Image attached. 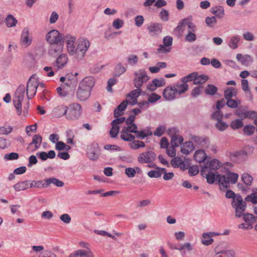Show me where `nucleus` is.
<instances>
[{
    "instance_id": "obj_6",
    "label": "nucleus",
    "mask_w": 257,
    "mask_h": 257,
    "mask_svg": "<svg viewBox=\"0 0 257 257\" xmlns=\"http://www.w3.org/2000/svg\"><path fill=\"white\" fill-rule=\"evenodd\" d=\"M231 205L233 208L235 209L236 217H240L244 214L246 203L243 201L241 195H237L236 198H234L232 200Z\"/></svg>"
},
{
    "instance_id": "obj_39",
    "label": "nucleus",
    "mask_w": 257,
    "mask_h": 257,
    "mask_svg": "<svg viewBox=\"0 0 257 257\" xmlns=\"http://www.w3.org/2000/svg\"><path fill=\"white\" fill-rule=\"evenodd\" d=\"M63 51V45L62 44H54L51 46L49 53L53 55H56Z\"/></svg>"
},
{
    "instance_id": "obj_41",
    "label": "nucleus",
    "mask_w": 257,
    "mask_h": 257,
    "mask_svg": "<svg viewBox=\"0 0 257 257\" xmlns=\"http://www.w3.org/2000/svg\"><path fill=\"white\" fill-rule=\"evenodd\" d=\"M202 243L205 245H209L213 241V239L212 238V234L208 233H204L202 235V238L201 239Z\"/></svg>"
},
{
    "instance_id": "obj_57",
    "label": "nucleus",
    "mask_w": 257,
    "mask_h": 257,
    "mask_svg": "<svg viewBox=\"0 0 257 257\" xmlns=\"http://www.w3.org/2000/svg\"><path fill=\"white\" fill-rule=\"evenodd\" d=\"M124 25V21L120 19H115L112 24V27L115 29H119L121 28Z\"/></svg>"
},
{
    "instance_id": "obj_50",
    "label": "nucleus",
    "mask_w": 257,
    "mask_h": 257,
    "mask_svg": "<svg viewBox=\"0 0 257 257\" xmlns=\"http://www.w3.org/2000/svg\"><path fill=\"white\" fill-rule=\"evenodd\" d=\"M138 57L136 55H130L127 58L128 64L131 66H135L138 62Z\"/></svg>"
},
{
    "instance_id": "obj_55",
    "label": "nucleus",
    "mask_w": 257,
    "mask_h": 257,
    "mask_svg": "<svg viewBox=\"0 0 257 257\" xmlns=\"http://www.w3.org/2000/svg\"><path fill=\"white\" fill-rule=\"evenodd\" d=\"M243 131L245 135L250 136L254 133L255 127L252 125H246L244 126Z\"/></svg>"
},
{
    "instance_id": "obj_31",
    "label": "nucleus",
    "mask_w": 257,
    "mask_h": 257,
    "mask_svg": "<svg viewBox=\"0 0 257 257\" xmlns=\"http://www.w3.org/2000/svg\"><path fill=\"white\" fill-rule=\"evenodd\" d=\"M18 21L11 14H9L7 16L5 20V23L8 28H12L16 26Z\"/></svg>"
},
{
    "instance_id": "obj_29",
    "label": "nucleus",
    "mask_w": 257,
    "mask_h": 257,
    "mask_svg": "<svg viewBox=\"0 0 257 257\" xmlns=\"http://www.w3.org/2000/svg\"><path fill=\"white\" fill-rule=\"evenodd\" d=\"M46 179L43 180L29 181V188H47Z\"/></svg>"
},
{
    "instance_id": "obj_20",
    "label": "nucleus",
    "mask_w": 257,
    "mask_h": 257,
    "mask_svg": "<svg viewBox=\"0 0 257 257\" xmlns=\"http://www.w3.org/2000/svg\"><path fill=\"white\" fill-rule=\"evenodd\" d=\"M69 257H94V255L90 250L78 249L71 253Z\"/></svg>"
},
{
    "instance_id": "obj_28",
    "label": "nucleus",
    "mask_w": 257,
    "mask_h": 257,
    "mask_svg": "<svg viewBox=\"0 0 257 257\" xmlns=\"http://www.w3.org/2000/svg\"><path fill=\"white\" fill-rule=\"evenodd\" d=\"M39 158L43 161H45L48 159H53L55 157L56 153L53 150H51L47 153L45 152H42L37 153Z\"/></svg>"
},
{
    "instance_id": "obj_9",
    "label": "nucleus",
    "mask_w": 257,
    "mask_h": 257,
    "mask_svg": "<svg viewBox=\"0 0 257 257\" xmlns=\"http://www.w3.org/2000/svg\"><path fill=\"white\" fill-rule=\"evenodd\" d=\"M208 168L207 166H204L201 169V175L205 177L207 182L209 184H213L215 180L219 182V178L218 176H221L220 175L217 173L216 172H212L208 171Z\"/></svg>"
},
{
    "instance_id": "obj_59",
    "label": "nucleus",
    "mask_w": 257,
    "mask_h": 257,
    "mask_svg": "<svg viewBox=\"0 0 257 257\" xmlns=\"http://www.w3.org/2000/svg\"><path fill=\"white\" fill-rule=\"evenodd\" d=\"M166 130V128L164 125H160L158 126L155 132L154 133V135L157 137H161L163 135Z\"/></svg>"
},
{
    "instance_id": "obj_35",
    "label": "nucleus",
    "mask_w": 257,
    "mask_h": 257,
    "mask_svg": "<svg viewBox=\"0 0 257 257\" xmlns=\"http://www.w3.org/2000/svg\"><path fill=\"white\" fill-rule=\"evenodd\" d=\"M235 114L239 116L243 117L244 118L252 119L257 117V111L254 110L245 111L241 114L236 112Z\"/></svg>"
},
{
    "instance_id": "obj_46",
    "label": "nucleus",
    "mask_w": 257,
    "mask_h": 257,
    "mask_svg": "<svg viewBox=\"0 0 257 257\" xmlns=\"http://www.w3.org/2000/svg\"><path fill=\"white\" fill-rule=\"evenodd\" d=\"M153 133L149 130H144L141 131H137V133L136 134L137 137L138 138L144 139L147 137L152 135Z\"/></svg>"
},
{
    "instance_id": "obj_38",
    "label": "nucleus",
    "mask_w": 257,
    "mask_h": 257,
    "mask_svg": "<svg viewBox=\"0 0 257 257\" xmlns=\"http://www.w3.org/2000/svg\"><path fill=\"white\" fill-rule=\"evenodd\" d=\"M174 87L177 94L181 95L188 90L189 86L187 83L182 82L181 84H177Z\"/></svg>"
},
{
    "instance_id": "obj_8",
    "label": "nucleus",
    "mask_w": 257,
    "mask_h": 257,
    "mask_svg": "<svg viewBox=\"0 0 257 257\" xmlns=\"http://www.w3.org/2000/svg\"><path fill=\"white\" fill-rule=\"evenodd\" d=\"M64 38L62 37L59 32L56 30L49 31L46 35V41L51 45L58 44Z\"/></svg>"
},
{
    "instance_id": "obj_1",
    "label": "nucleus",
    "mask_w": 257,
    "mask_h": 257,
    "mask_svg": "<svg viewBox=\"0 0 257 257\" xmlns=\"http://www.w3.org/2000/svg\"><path fill=\"white\" fill-rule=\"evenodd\" d=\"M68 53L78 60H82L90 46V42L87 39L81 37L78 39L77 47L75 46L76 38L70 34H67L64 37Z\"/></svg>"
},
{
    "instance_id": "obj_24",
    "label": "nucleus",
    "mask_w": 257,
    "mask_h": 257,
    "mask_svg": "<svg viewBox=\"0 0 257 257\" xmlns=\"http://www.w3.org/2000/svg\"><path fill=\"white\" fill-rule=\"evenodd\" d=\"M68 62V57L65 54H61L56 61V66L58 69L63 68Z\"/></svg>"
},
{
    "instance_id": "obj_51",
    "label": "nucleus",
    "mask_w": 257,
    "mask_h": 257,
    "mask_svg": "<svg viewBox=\"0 0 257 257\" xmlns=\"http://www.w3.org/2000/svg\"><path fill=\"white\" fill-rule=\"evenodd\" d=\"M126 71L124 67L122 66L121 64H118L115 68L114 76L116 77L120 76L121 74H123Z\"/></svg>"
},
{
    "instance_id": "obj_15",
    "label": "nucleus",
    "mask_w": 257,
    "mask_h": 257,
    "mask_svg": "<svg viewBox=\"0 0 257 257\" xmlns=\"http://www.w3.org/2000/svg\"><path fill=\"white\" fill-rule=\"evenodd\" d=\"M90 93L91 91L79 85L76 95L77 98L80 101H85L89 97Z\"/></svg>"
},
{
    "instance_id": "obj_30",
    "label": "nucleus",
    "mask_w": 257,
    "mask_h": 257,
    "mask_svg": "<svg viewBox=\"0 0 257 257\" xmlns=\"http://www.w3.org/2000/svg\"><path fill=\"white\" fill-rule=\"evenodd\" d=\"M240 40V36H233L230 37L228 43L229 47L232 49H237L238 47V43Z\"/></svg>"
},
{
    "instance_id": "obj_14",
    "label": "nucleus",
    "mask_w": 257,
    "mask_h": 257,
    "mask_svg": "<svg viewBox=\"0 0 257 257\" xmlns=\"http://www.w3.org/2000/svg\"><path fill=\"white\" fill-rule=\"evenodd\" d=\"M42 138L39 135H35L33 137L32 141L28 146V150L30 152H34L38 150L41 146Z\"/></svg>"
},
{
    "instance_id": "obj_2",
    "label": "nucleus",
    "mask_w": 257,
    "mask_h": 257,
    "mask_svg": "<svg viewBox=\"0 0 257 257\" xmlns=\"http://www.w3.org/2000/svg\"><path fill=\"white\" fill-rule=\"evenodd\" d=\"M219 178V187L221 190L228 188L230 183L235 184L238 179V175L235 173L228 172L226 175L218 176Z\"/></svg>"
},
{
    "instance_id": "obj_47",
    "label": "nucleus",
    "mask_w": 257,
    "mask_h": 257,
    "mask_svg": "<svg viewBox=\"0 0 257 257\" xmlns=\"http://www.w3.org/2000/svg\"><path fill=\"white\" fill-rule=\"evenodd\" d=\"M145 146V144L143 142L140 141H134L130 144L131 148L133 150H137L140 148H144Z\"/></svg>"
},
{
    "instance_id": "obj_48",
    "label": "nucleus",
    "mask_w": 257,
    "mask_h": 257,
    "mask_svg": "<svg viewBox=\"0 0 257 257\" xmlns=\"http://www.w3.org/2000/svg\"><path fill=\"white\" fill-rule=\"evenodd\" d=\"M196 76H197V72H192V73L188 74V75L182 77L181 79V81L182 82H185L186 83L188 82H190V81H193V82H194V80L195 79V77H196Z\"/></svg>"
},
{
    "instance_id": "obj_58",
    "label": "nucleus",
    "mask_w": 257,
    "mask_h": 257,
    "mask_svg": "<svg viewBox=\"0 0 257 257\" xmlns=\"http://www.w3.org/2000/svg\"><path fill=\"white\" fill-rule=\"evenodd\" d=\"M245 200L247 202H251L252 204L257 203V194L252 193L245 198Z\"/></svg>"
},
{
    "instance_id": "obj_40",
    "label": "nucleus",
    "mask_w": 257,
    "mask_h": 257,
    "mask_svg": "<svg viewBox=\"0 0 257 257\" xmlns=\"http://www.w3.org/2000/svg\"><path fill=\"white\" fill-rule=\"evenodd\" d=\"M211 13L219 18H222L224 15V10L222 6L212 8Z\"/></svg>"
},
{
    "instance_id": "obj_56",
    "label": "nucleus",
    "mask_w": 257,
    "mask_h": 257,
    "mask_svg": "<svg viewBox=\"0 0 257 257\" xmlns=\"http://www.w3.org/2000/svg\"><path fill=\"white\" fill-rule=\"evenodd\" d=\"M240 103V101L239 99H237L236 100H233L231 98L227 99L226 102V104L229 107L232 108H235L237 107L238 104Z\"/></svg>"
},
{
    "instance_id": "obj_22",
    "label": "nucleus",
    "mask_w": 257,
    "mask_h": 257,
    "mask_svg": "<svg viewBox=\"0 0 257 257\" xmlns=\"http://www.w3.org/2000/svg\"><path fill=\"white\" fill-rule=\"evenodd\" d=\"M194 149V144L191 141H188L181 146V152L183 154L187 155Z\"/></svg>"
},
{
    "instance_id": "obj_16",
    "label": "nucleus",
    "mask_w": 257,
    "mask_h": 257,
    "mask_svg": "<svg viewBox=\"0 0 257 257\" xmlns=\"http://www.w3.org/2000/svg\"><path fill=\"white\" fill-rule=\"evenodd\" d=\"M177 94L174 87L167 86L163 91V96L167 100H172L176 97Z\"/></svg>"
},
{
    "instance_id": "obj_43",
    "label": "nucleus",
    "mask_w": 257,
    "mask_h": 257,
    "mask_svg": "<svg viewBox=\"0 0 257 257\" xmlns=\"http://www.w3.org/2000/svg\"><path fill=\"white\" fill-rule=\"evenodd\" d=\"M208 79V77L205 75H199L197 72V76L194 80V84L198 85L204 83Z\"/></svg>"
},
{
    "instance_id": "obj_4",
    "label": "nucleus",
    "mask_w": 257,
    "mask_h": 257,
    "mask_svg": "<svg viewBox=\"0 0 257 257\" xmlns=\"http://www.w3.org/2000/svg\"><path fill=\"white\" fill-rule=\"evenodd\" d=\"M134 84L137 88H141L144 83H146L150 79L146 71L140 69L134 72Z\"/></svg>"
},
{
    "instance_id": "obj_12",
    "label": "nucleus",
    "mask_w": 257,
    "mask_h": 257,
    "mask_svg": "<svg viewBox=\"0 0 257 257\" xmlns=\"http://www.w3.org/2000/svg\"><path fill=\"white\" fill-rule=\"evenodd\" d=\"M32 42V36L30 33L28 28H24L22 32L20 44L25 47H28L31 45Z\"/></svg>"
},
{
    "instance_id": "obj_36",
    "label": "nucleus",
    "mask_w": 257,
    "mask_h": 257,
    "mask_svg": "<svg viewBox=\"0 0 257 257\" xmlns=\"http://www.w3.org/2000/svg\"><path fill=\"white\" fill-rule=\"evenodd\" d=\"M183 140L184 139L182 136L175 134L172 136L171 145L172 146H174V147H179L183 142Z\"/></svg>"
},
{
    "instance_id": "obj_44",
    "label": "nucleus",
    "mask_w": 257,
    "mask_h": 257,
    "mask_svg": "<svg viewBox=\"0 0 257 257\" xmlns=\"http://www.w3.org/2000/svg\"><path fill=\"white\" fill-rule=\"evenodd\" d=\"M158 170H151L148 173V175L150 178H159L162 176V171L165 172V169L158 168Z\"/></svg>"
},
{
    "instance_id": "obj_64",
    "label": "nucleus",
    "mask_w": 257,
    "mask_h": 257,
    "mask_svg": "<svg viewBox=\"0 0 257 257\" xmlns=\"http://www.w3.org/2000/svg\"><path fill=\"white\" fill-rule=\"evenodd\" d=\"M183 160L181 158L175 157L171 161L172 165L175 168H179V166L181 165Z\"/></svg>"
},
{
    "instance_id": "obj_11",
    "label": "nucleus",
    "mask_w": 257,
    "mask_h": 257,
    "mask_svg": "<svg viewBox=\"0 0 257 257\" xmlns=\"http://www.w3.org/2000/svg\"><path fill=\"white\" fill-rule=\"evenodd\" d=\"M125 121L124 117L117 118L114 119L111 123L112 127L109 131V134L111 138H114L117 136L119 131V125Z\"/></svg>"
},
{
    "instance_id": "obj_18",
    "label": "nucleus",
    "mask_w": 257,
    "mask_h": 257,
    "mask_svg": "<svg viewBox=\"0 0 257 257\" xmlns=\"http://www.w3.org/2000/svg\"><path fill=\"white\" fill-rule=\"evenodd\" d=\"M94 84L95 80L93 77H86L80 82L79 85L91 91Z\"/></svg>"
},
{
    "instance_id": "obj_23",
    "label": "nucleus",
    "mask_w": 257,
    "mask_h": 257,
    "mask_svg": "<svg viewBox=\"0 0 257 257\" xmlns=\"http://www.w3.org/2000/svg\"><path fill=\"white\" fill-rule=\"evenodd\" d=\"M142 90L141 88H137L132 91L128 95L127 97H130L129 103L132 105H134L137 103V98L140 95Z\"/></svg>"
},
{
    "instance_id": "obj_42",
    "label": "nucleus",
    "mask_w": 257,
    "mask_h": 257,
    "mask_svg": "<svg viewBox=\"0 0 257 257\" xmlns=\"http://www.w3.org/2000/svg\"><path fill=\"white\" fill-rule=\"evenodd\" d=\"M120 138L125 141L131 142L135 140V137L132 134L128 133V132L125 131L124 130H122L121 131V134L120 136Z\"/></svg>"
},
{
    "instance_id": "obj_27",
    "label": "nucleus",
    "mask_w": 257,
    "mask_h": 257,
    "mask_svg": "<svg viewBox=\"0 0 257 257\" xmlns=\"http://www.w3.org/2000/svg\"><path fill=\"white\" fill-rule=\"evenodd\" d=\"M194 158L196 162L198 163H202L206 160L207 156L204 150H199L196 151Z\"/></svg>"
},
{
    "instance_id": "obj_52",
    "label": "nucleus",
    "mask_w": 257,
    "mask_h": 257,
    "mask_svg": "<svg viewBox=\"0 0 257 257\" xmlns=\"http://www.w3.org/2000/svg\"><path fill=\"white\" fill-rule=\"evenodd\" d=\"M241 180L246 185H250L253 178L251 175L247 173H244L242 175Z\"/></svg>"
},
{
    "instance_id": "obj_13",
    "label": "nucleus",
    "mask_w": 257,
    "mask_h": 257,
    "mask_svg": "<svg viewBox=\"0 0 257 257\" xmlns=\"http://www.w3.org/2000/svg\"><path fill=\"white\" fill-rule=\"evenodd\" d=\"M187 25L190 30V32H195L196 30L195 25L189 21L188 18L182 20L178 24L176 30L179 33H182L184 30V27Z\"/></svg>"
},
{
    "instance_id": "obj_25",
    "label": "nucleus",
    "mask_w": 257,
    "mask_h": 257,
    "mask_svg": "<svg viewBox=\"0 0 257 257\" xmlns=\"http://www.w3.org/2000/svg\"><path fill=\"white\" fill-rule=\"evenodd\" d=\"M236 58L241 64L245 66L249 65L252 61L251 56L248 55H243L241 54H237Z\"/></svg>"
},
{
    "instance_id": "obj_5",
    "label": "nucleus",
    "mask_w": 257,
    "mask_h": 257,
    "mask_svg": "<svg viewBox=\"0 0 257 257\" xmlns=\"http://www.w3.org/2000/svg\"><path fill=\"white\" fill-rule=\"evenodd\" d=\"M66 118L68 120L77 119L82 113V107L78 103H73L67 107Z\"/></svg>"
},
{
    "instance_id": "obj_60",
    "label": "nucleus",
    "mask_w": 257,
    "mask_h": 257,
    "mask_svg": "<svg viewBox=\"0 0 257 257\" xmlns=\"http://www.w3.org/2000/svg\"><path fill=\"white\" fill-rule=\"evenodd\" d=\"M19 157V155L17 153H11L5 155L4 159L5 160H17Z\"/></svg>"
},
{
    "instance_id": "obj_26",
    "label": "nucleus",
    "mask_w": 257,
    "mask_h": 257,
    "mask_svg": "<svg viewBox=\"0 0 257 257\" xmlns=\"http://www.w3.org/2000/svg\"><path fill=\"white\" fill-rule=\"evenodd\" d=\"M235 252L231 249H223L216 252L213 257H234Z\"/></svg>"
},
{
    "instance_id": "obj_10",
    "label": "nucleus",
    "mask_w": 257,
    "mask_h": 257,
    "mask_svg": "<svg viewBox=\"0 0 257 257\" xmlns=\"http://www.w3.org/2000/svg\"><path fill=\"white\" fill-rule=\"evenodd\" d=\"M156 155L153 151H147L140 154L138 161L141 164L150 163L155 160Z\"/></svg>"
},
{
    "instance_id": "obj_34",
    "label": "nucleus",
    "mask_w": 257,
    "mask_h": 257,
    "mask_svg": "<svg viewBox=\"0 0 257 257\" xmlns=\"http://www.w3.org/2000/svg\"><path fill=\"white\" fill-rule=\"evenodd\" d=\"M204 166H208V171H215L219 169L221 166L220 162L217 159H213L209 164H205Z\"/></svg>"
},
{
    "instance_id": "obj_62",
    "label": "nucleus",
    "mask_w": 257,
    "mask_h": 257,
    "mask_svg": "<svg viewBox=\"0 0 257 257\" xmlns=\"http://www.w3.org/2000/svg\"><path fill=\"white\" fill-rule=\"evenodd\" d=\"M205 22L207 25L210 27H213L217 22L216 19L215 17H207L205 19Z\"/></svg>"
},
{
    "instance_id": "obj_53",
    "label": "nucleus",
    "mask_w": 257,
    "mask_h": 257,
    "mask_svg": "<svg viewBox=\"0 0 257 257\" xmlns=\"http://www.w3.org/2000/svg\"><path fill=\"white\" fill-rule=\"evenodd\" d=\"M217 89V88L214 85L208 84L205 90V92L207 94L213 95L216 93Z\"/></svg>"
},
{
    "instance_id": "obj_32",
    "label": "nucleus",
    "mask_w": 257,
    "mask_h": 257,
    "mask_svg": "<svg viewBox=\"0 0 257 257\" xmlns=\"http://www.w3.org/2000/svg\"><path fill=\"white\" fill-rule=\"evenodd\" d=\"M167 67V63L163 62H158L155 66L150 67L149 70L152 73L159 72L161 69Z\"/></svg>"
},
{
    "instance_id": "obj_33",
    "label": "nucleus",
    "mask_w": 257,
    "mask_h": 257,
    "mask_svg": "<svg viewBox=\"0 0 257 257\" xmlns=\"http://www.w3.org/2000/svg\"><path fill=\"white\" fill-rule=\"evenodd\" d=\"M29 188V181H21L14 186V188L16 191L25 190Z\"/></svg>"
},
{
    "instance_id": "obj_7",
    "label": "nucleus",
    "mask_w": 257,
    "mask_h": 257,
    "mask_svg": "<svg viewBox=\"0 0 257 257\" xmlns=\"http://www.w3.org/2000/svg\"><path fill=\"white\" fill-rule=\"evenodd\" d=\"M242 216L245 223L239 224L238 225L239 228L243 229H251L253 227V225L257 222L256 218L252 214L246 213Z\"/></svg>"
},
{
    "instance_id": "obj_3",
    "label": "nucleus",
    "mask_w": 257,
    "mask_h": 257,
    "mask_svg": "<svg viewBox=\"0 0 257 257\" xmlns=\"http://www.w3.org/2000/svg\"><path fill=\"white\" fill-rule=\"evenodd\" d=\"M38 86V78L36 74H33L29 78L27 85V95L29 99H32L35 95Z\"/></svg>"
},
{
    "instance_id": "obj_19",
    "label": "nucleus",
    "mask_w": 257,
    "mask_h": 257,
    "mask_svg": "<svg viewBox=\"0 0 257 257\" xmlns=\"http://www.w3.org/2000/svg\"><path fill=\"white\" fill-rule=\"evenodd\" d=\"M67 106L65 105H59L56 106L52 110L53 114L57 117H60L63 115H65L66 117V114L67 112Z\"/></svg>"
},
{
    "instance_id": "obj_37",
    "label": "nucleus",
    "mask_w": 257,
    "mask_h": 257,
    "mask_svg": "<svg viewBox=\"0 0 257 257\" xmlns=\"http://www.w3.org/2000/svg\"><path fill=\"white\" fill-rule=\"evenodd\" d=\"M46 183L47 187L49 186L51 184H54L56 186L59 187H62L64 185L63 182L55 178L46 179Z\"/></svg>"
},
{
    "instance_id": "obj_54",
    "label": "nucleus",
    "mask_w": 257,
    "mask_h": 257,
    "mask_svg": "<svg viewBox=\"0 0 257 257\" xmlns=\"http://www.w3.org/2000/svg\"><path fill=\"white\" fill-rule=\"evenodd\" d=\"M13 129L11 125L2 126L0 127V135H8L12 132Z\"/></svg>"
},
{
    "instance_id": "obj_21",
    "label": "nucleus",
    "mask_w": 257,
    "mask_h": 257,
    "mask_svg": "<svg viewBox=\"0 0 257 257\" xmlns=\"http://www.w3.org/2000/svg\"><path fill=\"white\" fill-rule=\"evenodd\" d=\"M23 99L24 98L20 96V95L15 93L13 103L17 110V113L18 115H20L22 114V102L23 101Z\"/></svg>"
},
{
    "instance_id": "obj_17",
    "label": "nucleus",
    "mask_w": 257,
    "mask_h": 257,
    "mask_svg": "<svg viewBox=\"0 0 257 257\" xmlns=\"http://www.w3.org/2000/svg\"><path fill=\"white\" fill-rule=\"evenodd\" d=\"M147 29L150 35L155 36L162 32V27L159 23H151L148 26Z\"/></svg>"
},
{
    "instance_id": "obj_61",
    "label": "nucleus",
    "mask_w": 257,
    "mask_h": 257,
    "mask_svg": "<svg viewBox=\"0 0 257 257\" xmlns=\"http://www.w3.org/2000/svg\"><path fill=\"white\" fill-rule=\"evenodd\" d=\"M127 125L128 126L127 127L124 126L123 130L128 133H132L136 134L137 133L138 127L136 124H132Z\"/></svg>"
},
{
    "instance_id": "obj_45",
    "label": "nucleus",
    "mask_w": 257,
    "mask_h": 257,
    "mask_svg": "<svg viewBox=\"0 0 257 257\" xmlns=\"http://www.w3.org/2000/svg\"><path fill=\"white\" fill-rule=\"evenodd\" d=\"M243 125V121L241 119H236L231 121L230 126L233 130H237L242 127Z\"/></svg>"
},
{
    "instance_id": "obj_49",
    "label": "nucleus",
    "mask_w": 257,
    "mask_h": 257,
    "mask_svg": "<svg viewBox=\"0 0 257 257\" xmlns=\"http://www.w3.org/2000/svg\"><path fill=\"white\" fill-rule=\"evenodd\" d=\"M236 95L235 89L232 87H229L226 89L224 92L225 98L227 100L231 98L233 95Z\"/></svg>"
},
{
    "instance_id": "obj_63",
    "label": "nucleus",
    "mask_w": 257,
    "mask_h": 257,
    "mask_svg": "<svg viewBox=\"0 0 257 257\" xmlns=\"http://www.w3.org/2000/svg\"><path fill=\"white\" fill-rule=\"evenodd\" d=\"M215 126L220 131H223L228 127V125L222 121V120L217 121Z\"/></svg>"
}]
</instances>
